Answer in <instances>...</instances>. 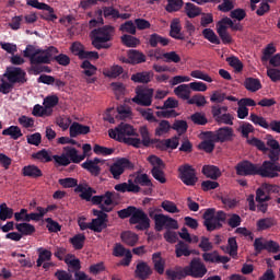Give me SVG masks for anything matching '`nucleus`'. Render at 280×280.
Here are the masks:
<instances>
[{
  "instance_id": "20",
  "label": "nucleus",
  "mask_w": 280,
  "mask_h": 280,
  "mask_svg": "<svg viewBox=\"0 0 280 280\" xmlns=\"http://www.w3.org/2000/svg\"><path fill=\"white\" fill-rule=\"evenodd\" d=\"M69 132L70 137L75 139V137H80V135H89V132H91V127L74 121L71 124Z\"/></svg>"
},
{
  "instance_id": "53",
  "label": "nucleus",
  "mask_w": 280,
  "mask_h": 280,
  "mask_svg": "<svg viewBox=\"0 0 280 280\" xmlns=\"http://www.w3.org/2000/svg\"><path fill=\"white\" fill-rule=\"evenodd\" d=\"M164 168H161V166H153L151 170V174L155 180L161 183L162 185L167 183V179L165 178V172H163Z\"/></svg>"
},
{
  "instance_id": "54",
  "label": "nucleus",
  "mask_w": 280,
  "mask_h": 280,
  "mask_svg": "<svg viewBox=\"0 0 280 280\" xmlns=\"http://www.w3.org/2000/svg\"><path fill=\"white\" fill-rule=\"evenodd\" d=\"M228 112H229L228 106H222L220 104L211 106V115L215 121L219 120V118L223 115V113H228Z\"/></svg>"
},
{
  "instance_id": "10",
  "label": "nucleus",
  "mask_w": 280,
  "mask_h": 280,
  "mask_svg": "<svg viewBox=\"0 0 280 280\" xmlns=\"http://www.w3.org/2000/svg\"><path fill=\"white\" fill-rule=\"evenodd\" d=\"M126 170H135V164H132V162L127 158H120L109 166V174H112L115 180H119Z\"/></svg>"
},
{
  "instance_id": "22",
  "label": "nucleus",
  "mask_w": 280,
  "mask_h": 280,
  "mask_svg": "<svg viewBox=\"0 0 280 280\" xmlns=\"http://www.w3.org/2000/svg\"><path fill=\"white\" fill-rule=\"evenodd\" d=\"M135 273L136 277H138V279H149L150 276L152 275V267L148 265V262L141 261L137 265Z\"/></svg>"
},
{
  "instance_id": "14",
  "label": "nucleus",
  "mask_w": 280,
  "mask_h": 280,
  "mask_svg": "<svg viewBox=\"0 0 280 280\" xmlns=\"http://www.w3.org/2000/svg\"><path fill=\"white\" fill-rule=\"evenodd\" d=\"M152 97H154V89L138 86L132 102L138 106H152Z\"/></svg>"
},
{
  "instance_id": "45",
  "label": "nucleus",
  "mask_w": 280,
  "mask_h": 280,
  "mask_svg": "<svg viewBox=\"0 0 280 280\" xmlns=\"http://www.w3.org/2000/svg\"><path fill=\"white\" fill-rule=\"evenodd\" d=\"M138 113L145 119V121H149V124H159V119L154 117L152 108H138Z\"/></svg>"
},
{
  "instance_id": "26",
  "label": "nucleus",
  "mask_w": 280,
  "mask_h": 280,
  "mask_svg": "<svg viewBox=\"0 0 280 280\" xmlns=\"http://www.w3.org/2000/svg\"><path fill=\"white\" fill-rule=\"evenodd\" d=\"M180 20L174 19L171 23V31L170 36L172 38H175V40H185V36H183V33H180Z\"/></svg>"
},
{
  "instance_id": "38",
  "label": "nucleus",
  "mask_w": 280,
  "mask_h": 280,
  "mask_svg": "<svg viewBox=\"0 0 280 280\" xmlns=\"http://www.w3.org/2000/svg\"><path fill=\"white\" fill-rule=\"evenodd\" d=\"M175 95L177 97H180L182 100H190L191 90L188 84H180L177 88L174 89Z\"/></svg>"
},
{
  "instance_id": "17",
  "label": "nucleus",
  "mask_w": 280,
  "mask_h": 280,
  "mask_svg": "<svg viewBox=\"0 0 280 280\" xmlns=\"http://www.w3.org/2000/svg\"><path fill=\"white\" fill-rule=\"evenodd\" d=\"M74 194H80L79 198H81V200L93 202V194H97V191L93 187L89 186L86 182H83L74 188Z\"/></svg>"
},
{
  "instance_id": "2",
  "label": "nucleus",
  "mask_w": 280,
  "mask_h": 280,
  "mask_svg": "<svg viewBox=\"0 0 280 280\" xmlns=\"http://www.w3.org/2000/svg\"><path fill=\"white\" fill-rule=\"evenodd\" d=\"M247 143L249 145H254V148H257V150H260V152H268L269 151V160L264 161L262 163H267V170L271 172V174H279L280 173V144L279 141L273 139L271 136L267 140V145L271 149H268L266 147V143L258 138H252L247 139Z\"/></svg>"
},
{
  "instance_id": "47",
  "label": "nucleus",
  "mask_w": 280,
  "mask_h": 280,
  "mask_svg": "<svg viewBox=\"0 0 280 280\" xmlns=\"http://www.w3.org/2000/svg\"><path fill=\"white\" fill-rule=\"evenodd\" d=\"M172 130V125H170L168 120H161L159 126L155 128V137H163V135H167Z\"/></svg>"
},
{
  "instance_id": "1",
  "label": "nucleus",
  "mask_w": 280,
  "mask_h": 280,
  "mask_svg": "<svg viewBox=\"0 0 280 280\" xmlns=\"http://www.w3.org/2000/svg\"><path fill=\"white\" fill-rule=\"evenodd\" d=\"M203 226H206L209 233L222 229L223 224H229L231 229H237L242 224V217L232 213L226 214V212L219 210L215 212V208L206 209L202 214Z\"/></svg>"
},
{
  "instance_id": "40",
  "label": "nucleus",
  "mask_w": 280,
  "mask_h": 280,
  "mask_svg": "<svg viewBox=\"0 0 280 280\" xmlns=\"http://www.w3.org/2000/svg\"><path fill=\"white\" fill-rule=\"evenodd\" d=\"M69 257H72V256L68 255L63 259L65 264H67V266H68V271L69 272H74V275L77 272H82V271H80V269L82 268V265H80V259L74 258V259L70 260Z\"/></svg>"
},
{
  "instance_id": "13",
  "label": "nucleus",
  "mask_w": 280,
  "mask_h": 280,
  "mask_svg": "<svg viewBox=\"0 0 280 280\" xmlns=\"http://www.w3.org/2000/svg\"><path fill=\"white\" fill-rule=\"evenodd\" d=\"M150 222V217L141 208H136L133 215L129 218V224H136L137 231H148Z\"/></svg>"
},
{
  "instance_id": "11",
  "label": "nucleus",
  "mask_w": 280,
  "mask_h": 280,
  "mask_svg": "<svg viewBox=\"0 0 280 280\" xmlns=\"http://www.w3.org/2000/svg\"><path fill=\"white\" fill-rule=\"evenodd\" d=\"M92 213L96 218L92 219V222H90V231H94V233H102L104 229H108V212L93 209Z\"/></svg>"
},
{
  "instance_id": "8",
  "label": "nucleus",
  "mask_w": 280,
  "mask_h": 280,
  "mask_svg": "<svg viewBox=\"0 0 280 280\" xmlns=\"http://www.w3.org/2000/svg\"><path fill=\"white\" fill-rule=\"evenodd\" d=\"M108 135L110 139H115L119 143H124V141L128 137H135L137 132L135 131V127L129 124L120 122L115 129H109Z\"/></svg>"
},
{
  "instance_id": "30",
  "label": "nucleus",
  "mask_w": 280,
  "mask_h": 280,
  "mask_svg": "<svg viewBox=\"0 0 280 280\" xmlns=\"http://www.w3.org/2000/svg\"><path fill=\"white\" fill-rule=\"evenodd\" d=\"M191 253L194 252L189 249V244L185 243L184 241H178V243L175 245V255L177 258L189 257Z\"/></svg>"
},
{
  "instance_id": "32",
  "label": "nucleus",
  "mask_w": 280,
  "mask_h": 280,
  "mask_svg": "<svg viewBox=\"0 0 280 280\" xmlns=\"http://www.w3.org/2000/svg\"><path fill=\"white\" fill-rule=\"evenodd\" d=\"M66 156H68L70 163H82L84 161V155L78 154V149L73 147H66L65 149Z\"/></svg>"
},
{
  "instance_id": "62",
  "label": "nucleus",
  "mask_w": 280,
  "mask_h": 280,
  "mask_svg": "<svg viewBox=\"0 0 280 280\" xmlns=\"http://www.w3.org/2000/svg\"><path fill=\"white\" fill-rule=\"evenodd\" d=\"M161 208L164 209L166 213H180V210L178 209L176 203L170 200H164L161 203Z\"/></svg>"
},
{
  "instance_id": "34",
  "label": "nucleus",
  "mask_w": 280,
  "mask_h": 280,
  "mask_svg": "<svg viewBox=\"0 0 280 280\" xmlns=\"http://www.w3.org/2000/svg\"><path fill=\"white\" fill-rule=\"evenodd\" d=\"M120 238L127 246H137V243L139 242V235L130 231L122 232Z\"/></svg>"
},
{
  "instance_id": "21",
  "label": "nucleus",
  "mask_w": 280,
  "mask_h": 280,
  "mask_svg": "<svg viewBox=\"0 0 280 280\" xmlns=\"http://www.w3.org/2000/svg\"><path fill=\"white\" fill-rule=\"evenodd\" d=\"M165 275L168 280H183L187 278V269L186 267L177 266L175 269H167Z\"/></svg>"
},
{
  "instance_id": "7",
  "label": "nucleus",
  "mask_w": 280,
  "mask_h": 280,
  "mask_svg": "<svg viewBox=\"0 0 280 280\" xmlns=\"http://www.w3.org/2000/svg\"><path fill=\"white\" fill-rule=\"evenodd\" d=\"M115 196H117V192L107 190L103 195L93 196L92 205L98 207L100 211L110 213L116 205Z\"/></svg>"
},
{
  "instance_id": "61",
  "label": "nucleus",
  "mask_w": 280,
  "mask_h": 280,
  "mask_svg": "<svg viewBox=\"0 0 280 280\" xmlns=\"http://www.w3.org/2000/svg\"><path fill=\"white\" fill-rule=\"evenodd\" d=\"M58 102H60V98L57 95H50L44 100V106L46 110H52L51 108L58 106Z\"/></svg>"
},
{
  "instance_id": "63",
  "label": "nucleus",
  "mask_w": 280,
  "mask_h": 280,
  "mask_svg": "<svg viewBox=\"0 0 280 280\" xmlns=\"http://www.w3.org/2000/svg\"><path fill=\"white\" fill-rule=\"evenodd\" d=\"M59 185H61V187H63L65 189H71L73 187H78V179L73 178V177H66V178H61L59 179Z\"/></svg>"
},
{
  "instance_id": "51",
  "label": "nucleus",
  "mask_w": 280,
  "mask_h": 280,
  "mask_svg": "<svg viewBox=\"0 0 280 280\" xmlns=\"http://www.w3.org/2000/svg\"><path fill=\"white\" fill-rule=\"evenodd\" d=\"M52 161H55L56 167H67L68 165H71V160L68 159L67 153L52 155Z\"/></svg>"
},
{
  "instance_id": "57",
  "label": "nucleus",
  "mask_w": 280,
  "mask_h": 280,
  "mask_svg": "<svg viewBox=\"0 0 280 280\" xmlns=\"http://www.w3.org/2000/svg\"><path fill=\"white\" fill-rule=\"evenodd\" d=\"M183 0H167V4L165 7L166 12H178L183 5H184Z\"/></svg>"
},
{
  "instance_id": "52",
  "label": "nucleus",
  "mask_w": 280,
  "mask_h": 280,
  "mask_svg": "<svg viewBox=\"0 0 280 280\" xmlns=\"http://www.w3.org/2000/svg\"><path fill=\"white\" fill-rule=\"evenodd\" d=\"M246 89L252 93H257L261 89V81L255 78H247L246 79Z\"/></svg>"
},
{
  "instance_id": "5",
  "label": "nucleus",
  "mask_w": 280,
  "mask_h": 280,
  "mask_svg": "<svg viewBox=\"0 0 280 280\" xmlns=\"http://www.w3.org/2000/svg\"><path fill=\"white\" fill-rule=\"evenodd\" d=\"M24 58H28L31 65H51V55L34 45H27L24 50Z\"/></svg>"
},
{
  "instance_id": "41",
  "label": "nucleus",
  "mask_w": 280,
  "mask_h": 280,
  "mask_svg": "<svg viewBox=\"0 0 280 280\" xmlns=\"http://www.w3.org/2000/svg\"><path fill=\"white\" fill-rule=\"evenodd\" d=\"M69 242L74 250H82L84 248V243L86 242V236L84 234H77L71 237Z\"/></svg>"
},
{
  "instance_id": "46",
  "label": "nucleus",
  "mask_w": 280,
  "mask_h": 280,
  "mask_svg": "<svg viewBox=\"0 0 280 280\" xmlns=\"http://www.w3.org/2000/svg\"><path fill=\"white\" fill-rule=\"evenodd\" d=\"M277 224V221L272 218H264L257 221L258 231H268V229H272Z\"/></svg>"
},
{
  "instance_id": "35",
  "label": "nucleus",
  "mask_w": 280,
  "mask_h": 280,
  "mask_svg": "<svg viewBox=\"0 0 280 280\" xmlns=\"http://www.w3.org/2000/svg\"><path fill=\"white\" fill-rule=\"evenodd\" d=\"M2 135L3 137H11V139L16 141L23 137V131H21V127L19 126H10L2 131Z\"/></svg>"
},
{
  "instance_id": "60",
  "label": "nucleus",
  "mask_w": 280,
  "mask_h": 280,
  "mask_svg": "<svg viewBox=\"0 0 280 280\" xmlns=\"http://www.w3.org/2000/svg\"><path fill=\"white\" fill-rule=\"evenodd\" d=\"M276 51L277 48L275 47V44H268L262 50L261 62H268Z\"/></svg>"
},
{
  "instance_id": "36",
  "label": "nucleus",
  "mask_w": 280,
  "mask_h": 280,
  "mask_svg": "<svg viewBox=\"0 0 280 280\" xmlns=\"http://www.w3.org/2000/svg\"><path fill=\"white\" fill-rule=\"evenodd\" d=\"M32 159L40 161V163H51V161H54V156L49 154V151H47V149H42L40 151L33 153Z\"/></svg>"
},
{
  "instance_id": "12",
  "label": "nucleus",
  "mask_w": 280,
  "mask_h": 280,
  "mask_svg": "<svg viewBox=\"0 0 280 280\" xmlns=\"http://www.w3.org/2000/svg\"><path fill=\"white\" fill-rule=\"evenodd\" d=\"M185 268L187 277H192V279H202L208 272L207 265L200 258H192Z\"/></svg>"
},
{
  "instance_id": "42",
  "label": "nucleus",
  "mask_w": 280,
  "mask_h": 280,
  "mask_svg": "<svg viewBox=\"0 0 280 280\" xmlns=\"http://www.w3.org/2000/svg\"><path fill=\"white\" fill-rule=\"evenodd\" d=\"M83 170H86L91 174V176H100L102 174V167H100L97 164H94L93 162H89L88 160L81 164Z\"/></svg>"
},
{
  "instance_id": "3",
  "label": "nucleus",
  "mask_w": 280,
  "mask_h": 280,
  "mask_svg": "<svg viewBox=\"0 0 280 280\" xmlns=\"http://www.w3.org/2000/svg\"><path fill=\"white\" fill-rule=\"evenodd\" d=\"M115 37V27L104 25L91 32L92 45L95 49H110V40Z\"/></svg>"
},
{
  "instance_id": "23",
  "label": "nucleus",
  "mask_w": 280,
  "mask_h": 280,
  "mask_svg": "<svg viewBox=\"0 0 280 280\" xmlns=\"http://www.w3.org/2000/svg\"><path fill=\"white\" fill-rule=\"evenodd\" d=\"M152 78H154L152 71H142L132 74L131 81L136 82V84H149V82H152Z\"/></svg>"
},
{
  "instance_id": "16",
  "label": "nucleus",
  "mask_w": 280,
  "mask_h": 280,
  "mask_svg": "<svg viewBox=\"0 0 280 280\" xmlns=\"http://www.w3.org/2000/svg\"><path fill=\"white\" fill-rule=\"evenodd\" d=\"M200 139H203V141H201L198 144V149L202 150L207 154H211V152H213V150H215V142H217V140L213 137V132L212 131H202L200 133Z\"/></svg>"
},
{
  "instance_id": "19",
  "label": "nucleus",
  "mask_w": 280,
  "mask_h": 280,
  "mask_svg": "<svg viewBox=\"0 0 280 280\" xmlns=\"http://www.w3.org/2000/svg\"><path fill=\"white\" fill-rule=\"evenodd\" d=\"M115 191H119L120 194H139L141 191V186L135 184L132 179H128L127 183H120L114 186Z\"/></svg>"
},
{
  "instance_id": "33",
  "label": "nucleus",
  "mask_w": 280,
  "mask_h": 280,
  "mask_svg": "<svg viewBox=\"0 0 280 280\" xmlns=\"http://www.w3.org/2000/svg\"><path fill=\"white\" fill-rule=\"evenodd\" d=\"M184 10L188 19H196V16H200V14H202V8L191 2H186Z\"/></svg>"
},
{
  "instance_id": "27",
  "label": "nucleus",
  "mask_w": 280,
  "mask_h": 280,
  "mask_svg": "<svg viewBox=\"0 0 280 280\" xmlns=\"http://www.w3.org/2000/svg\"><path fill=\"white\" fill-rule=\"evenodd\" d=\"M214 141H220L221 143H224V141H229L231 137H233V129L230 127H223L220 128L217 133H213Z\"/></svg>"
},
{
  "instance_id": "44",
  "label": "nucleus",
  "mask_w": 280,
  "mask_h": 280,
  "mask_svg": "<svg viewBox=\"0 0 280 280\" xmlns=\"http://www.w3.org/2000/svg\"><path fill=\"white\" fill-rule=\"evenodd\" d=\"M42 10L48 12L40 15V19L43 21H47L48 23H56V21H58V15H56L55 10L51 5L47 4V8H44Z\"/></svg>"
},
{
  "instance_id": "6",
  "label": "nucleus",
  "mask_w": 280,
  "mask_h": 280,
  "mask_svg": "<svg viewBox=\"0 0 280 280\" xmlns=\"http://www.w3.org/2000/svg\"><path fill=\"white\" fill-rule=\"evenodd\" d=\"M2 78H7V83L10 84V93L14 89V84H25L27 82V72L19 67H7Z\"/></svg>"
},
{
  "instance_id": "56",
  "label": "nucleus",
  "mask_w": 280,
  "mask_h": 280,
  "mask_svg": "<svg viewBox=\"0 0 280 280\" xmlns=\"http://www.w3.org/2000/svg\"><path fill=\"white\" fill-rule=\"evenodd\" d=\"M217 32H218L223 45H230V43L233 42V38L229 34V32H226V26H224V25L218 26Z\"/></svg>"
},
{
  "instance_id": "55",
  "label": "nucleus",
  "mask_w": 280,
  "mask_h": 280,
  "mask_svg": "<svg viewBox=\"0 0 280 280\" xmlns=\"http://www.w3.org/2000/svg\"><path fill=\"white\" fill-rule=\"evenodd\" d=\"M202 36L206 38V40H209V43H212L213 45H220V38L218 35H215V32L211 28H205L202 31Z\"/></svg>"
},
{
  "instance_id": "49",
  "label": "nucleus",
  "mask_w": 280,
  "mask_h": 280,
  "mask_svg": "<svg viewBox=\"0 0 280 280\" xmlns=\"http://www.w3.org/2000/svg\"><path fill=\"white\" fill-rule=\"evenodd\" d=\"M52 113H54V110H51V109L48 110L45 106L43 107V105L36 104L33 107L32 115L34 117H49Z\"/></svg>"
},
{
  "instance_id": "59",
  "label": "nucleus",
  "mask_w": 280,
  "mask_h": 280,
  "mask_svg": "<svg viewBox=\"0 0 280 280\" xmlns=\"http://www.w3.org/2000/svg\"><path fill=\"white\" fill-rule=\"evenodd\" d=\"M121 43L125 47H137L140 45L141 40L132 35L125 34L121 36Z\"/></svg>"
},
{
  "instance_id": "18",
  "label": "nucleus",
  "mask_w": 280,
  "mask_h": 280,
  "mask_svg": "<svg viewBox=\"0 0 280 280\" xmlns=\"http://www.w3.org/2000/svg\"><path fill=\"white\" fill-rule=\"evenodd\" d=\"M135 185H140V187H148L143 190L144 196H150L152 194V187H154V184H152V179H150V176L145 173L138 174L133 179Z\"/></svg>"
},
{
  "instance_id": "15",
  "label": "nucleus",
  "mask_w": 280,
  "mask_h": 280,
  "mask_svg": "<svg viewBox=\"0 0 280 280\" xmlns=\"http://www.w3.org/2000/svg\"><path fill=\"white\" fill-rule=\"evenodd\" d=\"M179 178L184 185L187 187H194L196 183H198V177L196 176V170L191 166V164L180 165L178 168Z\"/></svg>"
},
{
  "instance_id": "43",
  "label": "nucleus",
  "mask_w": 280,
  "mask_h": 280,
  "mask_svg": "<svg viewBox=\"0 0 280 280\" xmlns=\"http://www.w3.org/2000/svg\"><path fill=\"white\" fill-rule=\"evenodd\" d=\"M81 69H83V75H86L88 78H93V75L97 73V67H95L89 60H83L81 63Z\"/></svg>"
},
{
  "instance_id": "64",
  "label": "nucleus",
  "mask_w": 280,
  "mask_h": 280,
  "mask_svg": "<svg viewBox=\"0 0 280 280\" xmlns=\"http://www.w3.org/2000/svg\"><path fill=\"white\" fill-rule=\"evenodd\" d=\"M187 104H196L198 107H201L207 104V98L202 94H196L187 101Z\"/></svg>"
},
{
  "instance_id": "25",
  "label": "nucleus",
  "mask_w": 280,
  "mask_h": 280,
  "mask_svg": "<svg viewBox=\"0 0 280 280\" xmlns=\"http://www.w3.org/2000/svg\"><path fill=\"white\" fill-rule=\"evenodd\" d=\"M148 43L150 47L156 48L159 45L162 47H167L170 45V38L163 37L158 33H153L149 36Z\"/></svg>"
},
{
  "instance_id": "39",
  "label": "nucleus",
  "mask_w": 280,
  "mask_h": 280,
  "mask_svg": "<svg viewBox=\"0 0 280 280\" xmlns=\"http://www.w3.org/2000/svg\"><path fill=\"white\" fill-rule=\"evenodd\" d=\"M139 132L142 139L141 143L144 148H150L151 145H154V139L150 138V131L148 130V127H140Z\"/></svg>"
},
{
  "instance_id": "31",
  "label": "nucleus",
  "mask_w": 280,
  "mask_h": 280,
  "mask_svg": "<svg viewBox=\"0 0 280 280\" xmlns=\"http://www.w3.org/2000/svg\"><path fill=\"white\" fill-rule=\"evenodd\" d=\"M15 229L18 230L20 235H22V237H25L27 235H34V233H36V226L25 222L15 223Z\"/></svg>"
},
{
  "instance_id": "50",
  "label": "nucleus",
  "mask_w": 280,
  "mask_h": 280,
  "mask_svg": "<svg viewBox=\"0 0 280 280\" xmlns=\"http://www.w3.org/2000/svg\"><path fill=\"white\" fill-rule=\"evenodd\" d=\"M255 205L254 200L249 201V211H257V213H268V203L265 201H256Z\"/></svg>"
},
{
  "instance_id": "29",
  "label": "nucleus",
  "mask_w": 280,
  "mask_h": 280,
  "mask_svg": "<svg viewBox=\"0 0 280 280\" xmlns=\"http://www.w3.org/2000/svg\"><path fill=\"white\" fill-rule=\"evenodd\" d=\"M22 175L27 178H40L43 176V171L36 165H26L22 168Z\"/></svg>"
},
{
  "instance_id": "4",
  "label": "nucleus",
  "mask_w": 280,
  "mask_h": 280,
  "mask_svg": "<svg viewBox=\"0 0 280 280\" xmlns=\"http://www.w3.org/2000/svg\"><path fill=\"white\" fill-rule=\"evenodd\" d=\"M161 209L149 208V218L154 221V230L161 233L163 229H178V221L167 214L159 213Z\"/></svg>"
},
{
  "instance_id": "48",
  "label": "nucleus",
  "mask_w": 280,
  "mask_h": 280,
  "mask_svg": "<svg viewBox=\"0 0 280 280\" xmlns=\"http://www.w3.org/2000/svg\"><path fill=\"white\" fill-rule=\"evenodd\" d=\"M14 210L12 208H9L7 203L0 205V220L2 222H5V220H12Z\"/></svg>"
},
{
  "instance_id": "37",
  "label": "nucleus",
  "mask_w": 280,
  "mask_h": 280,
  "mask_svg": "<svg viewBox=\"0 0 280 280\" xmlns=\"http://www.w3.org/2000/svg\"><path fill=\"white\" fill-rule=\"evenodd\" d=\"M128 58L130 60V65H141L145 62L144 54L139 50H129Z\"/></svg>"
},
{
  "instance_id": "24",
  "label": "nucleus",
  "mask_w": 280,
  "mask_h": 280,
  "mask_svg": "<svg viewBox=\"0 0 280 280\" xmlns=\"http://www.w3.org/2000/svg\"><path fill=\"white\" fill-rule=\"evenodd\" d=\"M202 175L211 180H218L222 176V172L215 165H203Z\"/></svg>"
},
{
  "instance_id": "9",
  "label": "nucleus",
  "mask_w": 280,
  "mask_h": 280,
  "mask_svg": "<svg viewBox=\"0 0 280 280\" xmlns=\"http://www.w3.org/2000/svg\"><path fill=\"white\" fill-rule=\"evenodd\" d=\"M246 176H260L261 178H279V174L269 171L268 163L253 164L246 161Z\"/></svg>"
},
{
  "instance_id": "58",
  "label": "nucleus",
  "mask_w": 280,
  "mask_h": 280,
  "mask_svg": "<svg viewBox=\"0 0 280 280\" xmlns=\"http://www.w3.org/2000/svg\"><path fill=\"white\" fill-rule=\"evenodd\" d=\"M190 120L192 121V124H195L196 126H207V124H209V120L207 119V116H205L202 113L200 112H196L195 114H192L190 116Z\"/></svg>"
},
{
  "instance_id": "28",
  "label": "nucleus",
  "mask_w": 280,
  "mask_h": 280,
  "mask_svg": "<svg viewBox=\"0 0 280 280\" xmlns=\"http://www.w3.org/2000/svg\"><path fill=\"white\" fill-rule=\"evenodd\" d=\"M152 261H153V268L158 275H164L165 273V259L161 257V253H154L152 255Z\"/></svg>"
}]
</instances>
